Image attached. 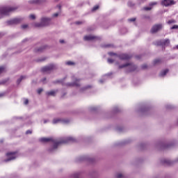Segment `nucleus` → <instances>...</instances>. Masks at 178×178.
Instances as JSON below:
<instances>
[{
  "label": "nucleus",
  "mask_w": 178,
  "mask_h": 178,
  "mask_svg": "<svg viewBox=\"0 0 178 178\" xmlns=\"http://www.w3.org/2000/svg\"><path fill=\"white\" fill-rule=\"evenodd\" d=\"M40 141V143H51V145L48 149V152H49V154H55V152L58 151V147H59L60 144H66V143H75L76 138H74L73 136H67L61 140H58L52 138H41Z\"/></svg>",
  "instance_id": "obj_1"
},
{
  "label": "nucleus",
  "mask_w": 178,
  "mask_h": 178,
  "mask_svg": "<svg viewBox=\"0 0 178 178\" xmlns=\"http://www.w3.org/2000/svg\"><path fill=\"white\" fill-rule=\"evenodd\" d=\"M19 7L17 6H6L0 8V19H3L5 16H8L10 12H15Z\"/></svg>",
  "instance_id": "obj_2"
},
{
  "label": "nucleus",
  "mask_w": 178,
  "mask_h": 178,
  "mask_svg": "<svg viewBox=\"0 0 178 178\" xmlns=\"http://www.w3.org/2000/svg\"><path fill=\"white\" fill-rule=\"evenodd\" d=\"M108 55L110 56H115V58H119L121 60H129L131 58V55L127 54H117L116 53L109 52Z\"/></svg>",
  "instance_id": "obj_3"
},
{
  "label": "nucleus",
  "mask_w": 178,
  "mask_h": 178,
  "mask_svg": "<svg viewBox=\"0 0 178 178\" xmlns=\"http://www.w3.org/2000/svg\"><path fill=\"white\" fill-rule=\"evenodd\" d=\"M51 23V18L49 17H42L40 23H35V27H45V26H49Z\"/></svg>",
  "instance_id": "obj_4"
},
{
  "label": "nucleus",
  "mask_w": 178,
  "mask_h": 178,
  "mask_svg": "<svg viewBox=\"0 0 178 178\" xmlns=\"http://www.w3.org/2000/svg\"><path fill=\"white\" fill-rule=\"evenodd\" d=\"M123 67H125L127 72H134L137 69V65L133 64V63H127L119 66V69H123Z\"/></svg>",
  "instance_id": "obj_5"
},
{
  "label": "nucleus",
  "mask_w": 178,
  "mask_h": 178,
  "mask_svg": "<svg viewBox=\"0 0 178 178\" xmlns=\"http://www.w3.org/2000/svg\"><path fill=\"white\" fill-rule=\"evenodd\" d=\"M72 83H67L65 84L67 87H80V86H81V83H80L81 79H77L75 76H72Z\"/></svg>",
  "instance_id": "obj_6"
},
{
  "label": "nucleus",
  "mask_w": 178,
  "mask_h": 178,
  "mask_svg": "<svg viewBox=\"0 0 178 178\" xmlns=\"http://www.w3.org/2000/svg\"><path fill=\"white\" fill-rule=\"evenodd\" d=\"M24 19V18L22 17H17L15 18H13L8 21H7V24H8L9 26H15V24H19V23H22V22H23V20Z\"/></svg>",
  "instance_id": "obj_7"
},
{
  "label": "nucleus",
  "mask_w": 178,
  "mask_h": 178,
  "mask_svg": "<svg viewBox=\"0 0 178 178\" xmlns=\"http://www.w3.org/2000/svg\"><path fill=\"white\" fill-rule=\"evenodd\" d=\"M7 159L4 160V162H10V161H15L16 158L19 156L17 152H8L6 154Z\"/></svg>",
  "instance_id": "obj_8"
},
{
  "label": "nucleus",
  "mask_w": 178,
  "mask_h": 178,
  "mask_svg": "<svg viewBox=\"0 0 178 178\" xmlns=\"http://www.w3.org/2000/svg\"><path fill=\"white\" fill-rule=\"evenodd\" d=\"M70 122V119L67 118H55L53 120L54 124H58V123H63V124H66Z\"/></svg>",
  "instance_id": "obj_9"
},
{
  "label": "nucleus",
  "mask_w": 178,
  "mask_h": 178,
  "mask_svg": "<svg viewBox=\"0 0 178 178\" xmlns=\"http://www.w3.org/2000/svg\"><path fill=\"white\" fill-rule=\"evenodd\" d=\"M163 27V24H155L152 26L151 29V33H152V34H155V33H158V31H159L160 30H162Z\"/></svg>",
  "instance_id": "obj_10"
},
{
  "label": "nucleus",
  "mask_w": 178,
  "mask_h": 178,
  "mask_svg": "<svg viewBox=\"0 0 178 178\" xmlns=\"http://www.w3.org/2000/svg\"><path fill=\"white\" fill-rule=\"evenodd\" d=\"M78 159L79 162H81V161H87V162H89V163H92L95 161L94 158L87 156H82L79 157Z\"/></svg>",
  "instance_id": "obj_11"
},
{
  "label": "nucleus",
  "mask_w": 178,
  "mask_h": 178,
  "mask_svg": "<svg viewBox=\"0 0 178 178\" xmlns=\"http://www.w3.org/2000/svg\"><path fill=\"white\" fill-rule=\"evenodd\" d=\"M54 68H55V65L54 64H50L49 65H47L42 67V72H43L44 73H49V72H51V70H54Z\"/></svg>",
  "instance_id": "obj_12"
},
{
  "label": "nucleus",
  "mask_w": 178,
  "mask_h": 178,
  "mask_svg": "<svg viewBox=\"0 0 178 178\" xmlns=\"http://www.w3.org/2000/svg\"><path fill=\"white\" fill-rule=\"evenodd\" d=\"M176 162L175 161H171L168 159H163L161 160V163L163 165H165L166 166H170V165H173Z\"/></svg>",
  "instance_id": "obj_13"
},
{
  "label": "nucleus",
  "mask_w": 178,
  "mask_h": 178,
  "mask_svg": "<svg viewBox=\"0 0 178 178\" xmlns=\"http://www.w3.org/2000/svg\"><path fill=\"white\" fill-rule=\"evenodd\" d=\"M163 6H170V5H175V1L173 0H163L161 1Z\"/></svg>",
  "instance_id": "obj_14"
},
{
  "label": "nucleus",
  "mask_w": 178,
  "mask_h": 178,
  "mask_svg": "<svg viewBox=\"0 0 178 178\" xmlns=\"http://www.w3.org/2000/svg\"><path fill=\"white\" fill-rule=\"evenodd\" d=\"M169 44H170V40H169V39L159 40L157 42V45H163L164 47H168Z\"/></svg>",
  "instance_id": "obj_15"
},
{
  "label": "nucleus",
  "mask_w": 178,
  "mask_h": 178,
  "mask_svg": "<svg viewBox=\"0 0 178 178\" xmlns=\"http://www.w3.org/2000/svg\"><path fill=\"white\" fill-rule=\"evenodd\" d=\"M83 40L84 41H94V40H97V37L92 35H88L84 36Z\"/></svg>",
  "instance_id": "obj_16"
},
{
  "label": "nucleus",
  "mask_w": 178,
  "mask_h": 178,
  "mask_svg": "<svg viewBox=\"0 0 178 178\" xmlns=\"http://www.w3.org/2000/svg\"><path fill=\"white\" fill-rule=\"evenodd\" d=\"M168 73H169V70L165 69L160 72L159 76L160 77H165V75L168 74Z\"/></svg>",
  "instance_id": "obj_17"
},
{
  "label": "nucleus",
  "mask_w": 178,
  "mask_h": 178,
  "mask_svg": "<svg viewBox=\"0 0 178 178\" xmlns=\"http://www.w3.org/2000/svg\"><path fill=\"white\" fill-rule=\"evenodd\" d=\"M109 77V74L104 75L102 79L99 80V83L100 84H103V83H105V81Z\"/></svg>",
  "instance_id": "obj_18"
},
{
  "label": "nucleus",
  "mask_w": 178,
  "mask_h": 178,
  "mask_svg": "<svg viewBox=\"0 0 178 178\" xmlns=\"http://www.w3.org/2000/svg\"><path fill=\"white\" fill-rule=\"evenodd\" d=\"M56 92H58V90H51V91L47 92V95H49L51 97H55V95H56Z\"/></svg>",
  "instance_id": "obj_19"
},
{
  "label": "nucleus",
  "mask_w": 178,
  "mask_h": 178,
  "mask_svg": "<svg viewBox=\"0 0 178 178\" xmlns=\"http://www.w3.org/2000/svg\"><path fill=\"white\" fill-rule=\"evenodd\" d=\"M91 88V86H83V87H82V88H81L79 89V92H86V91H87L88 89V88Z\"/></svg>",
  "instance_id": "obj_20"
},
{
  "label": "nucleus",
  "mask_w": 178,
  "mask_h": 178,
  "mask_svg": "<svg viewBox=\"0 0 178 178\" xmlns=\"http://www.w3.org/2000/svg\"><path fill=\"white\" fill-rule=\"evenodd\" d=\"M148 111H149V107L143 106V107L140 110V112H141L142 113H147V112H148Z\"/></svg>",
  "instance_id": "obj_21"
},
{
  "label": "nucleus",
  "mask_w": 178,
  "mask_h": 178,
  "mask_svg": "<svg viewBox=\"0 0 178 178\" xmlns=\"http://www.w3.org/2000/svg\"><path fill=\"white\" fill-rule=\"evenodd\" d=\"M45 47H40L35 49V52H42Z\"/></svg>",
  "instance_id": "obj_22"
},
{
  "label": "nucleus",
  "mask_w": 178,
  "mask_h": 178,
  "mask_svg": "<svg viewBox=\"0 0 178 178\" xmlns=\"http://www.w3.org/2000/svg\"><path fill=\"white\" fill-rule=\"evenodd\" d=\"M24 79H26V76H21L17 80V84H20V83H22V81Z\"/></svg>",
  "instance_id": "obj_23"
},
{
  "label": "nucleus",
  "mask_w": 178,
  "mask_h": 178,
  "mask_svg": "<svg viewBox=\"0 0 178 178\" xmlns=\"http://www.w3.org/2000/svg\"><path fill=\"white\" fill-rule=\"evenodd\" d=\"M115 178H124V175L120 172L115 175Z\"/></svg>",
  "instance_id": "obj_24"
},
{
  "label": "nucleus",
  "mask_w": 178,
  "mask_h": 178,
  "mask_svg": "<svg viewBox=\"0 0 178 178\" xmlns=\"http://www.w3.org/2000/svg\"><path fill=\"white\" fill-rule=\"evenodd\" d=\"M176 23V20L175 19H170L167 22V24H175Z\"/></svg>",
  "instance_id": "obj_25"
},
{
  "label": "nucleus",
  "mask_w": 178,
  "mask_h": 178,
  "mask_svg": "<svg viewBox=\"0 0 178 178\" xmlns=\"http://www.w3.org/2000/svg\"><path fill=\"white\" fill-rule=\"evenodd\" d=\"M39 1L38 0H30L29 1V3H31V4H35V3H38Z\"/></svg>",
  "instance_id": "obj_26"
},
{
  "label": "nucleus",
  "mask_w": 178,
  "mask_h": 178,
  "mask_svg": "<svg viewBox=\"0 0 178 178\" xmlns=\"http://www.w3.org/2000/svg\"><path fill=\"white\" fill-rule=\"evenodd\" d=\"M155 5H158V2L154 1V2L149 3V6L152 8V6H155Z\"/></svg>",
  "instance_id": "obj_27"
},
{
  "label": "nucleus",
  "mask_w": 178,
  "mask_h": 178,
  "mask_svg": "<svg viewBox=\"0 0 178 178\" xmlns=\"http://www.w3.org/2000/svg\"><path fill=\"white\" fill-rule=\"evenodd\" d=\"M66 65H67L68 66H73V65H74V62L72 61H67L65 63Z\"/></svg>",
  "instance_id": "obj_28"
},
{
  "label": "nucleus",
  "mask_w": 178,
  "mask_h": 178,
  "mask_svg": "<svg viewBox=\"0 0 178 178\" xmlns=\"http://www.w3.org/2000/svg\"><path fill=\"white\" fill-rule=\"evenodd\" d=\"M161 63V60L159 58L154 60L153 62L154 65H158V63Z\"/></svg>",
  "instance_id": "obj_29"
},
{
  "label": "nucleus",
  "mask_w": 178,
  "mask_h": 178,
  "mask_svg": "<svg viewBox=\"0 0 178 178\" xmlns=\"http://www.w3.org/2000/svg\"><path fill=\"white\" fill-rule=\"evenodd\" d=\"M80 175V174L79 172H75L72 175V177L73 178H79V176Z\"/></svg>",
  "instance_id": "obj_30"
},
{
  "label": "nucleus",
  "mask_w": 178,
  "mask_h": 178,
  "mask_svg": "<svg viewBox=\"0 0 178 178\" xmlns=\"http://www.w3.org/2000/svg\"><path fill=\"white\" fill-rule=\"evenodd\" d=\"M113 112H114V113L119 112V107H118V106L114 107L113 109Z\"/></svg>",
  "instance_id": "obj_31"
},
{
  "label": "nucleus",
  "mask_w": 178,
  "mask_h": 178,
  "mask_svg": "<svg viewBox=\"0 0 178 178\" xmlns=\"http://www.w3.org/2000/svg\"><path fill=\"white\" fill-rule=\"evenodd\" d=\"M3 72H5V66H1L0 67V74L1 73H3Z\"/></svg>",
  "instance_id": "obj_32"
},
{
  "label": "nucleus",
  "mask_w": 178,
  "mask_h": 178,
  "mask_svg": "<svg viewBox=\"0 0 178 178\" xmlns=\"http://www.w3.org/2000/svg\"><path fill=\"white\" fill-rule=\"evenodd\" d=\"M99 6H95L92 8V12H95V10H97L99 9Z\"/></svg>",
  "instance_id": "obj_33"
},
{
  "label": "nucleus",
  "mask_w": 178,
  "mask_h": 178,
  "mask_svg": "<svg viewBox=\"0 0 178 178\" xmlns=\"http://www.w3.org/2000/svg\"><path fill=\"white\" fill-rule=\"evenodd\" d=\"M107 62L108 63H113V62H115V59L108 58Z\"/></svg>",
  "instance_id": "obj_34"
},
{
  "label": "nucleus",
  "mask_w": 178,
  "mask_h": 178,
  "mask_svg": "<svg viewBox=\"0 0 178 178\" xmlns=\"http://www.w3.org/2000/svg\"><path fill=\"white\" fill-rule=\"evenodd\" d=\"M54 83H61L63 86H64L63 79L56 80V81H54Z\"/></svg>",
  "instance_id": "obj_35"
},
{
  "label": "nucleus",
  "mask_w": 178,
  "mask_h": 178,
  "mask_svg": "<svg viewBox=\"0 0 178 178\" xmlns=\"http://www.w3.org/2000/svg\"><path fill=\"white\" fill-rule=\"evenodd\" d=\"M144 9L145 10H151V9H152V7L149 6L148 7H145Z\"/></svg>",
  "instance_id": "obj_36"
},
{
  "label": "nucleus",
  "mask_w": 178,
  "mask_h": 178,
  "mask_svg": "<svg viewBox=\"0 0 178 178\" xmlns=\"http://www.w3.org/2000/svg\"><path fill=\"white\" fill-rule=\"evenodd\" d=\"M102 47L103 48H110V47H112V44H108L103 45Z\"/></svg>",
  "instance_id": "obj_37"
},
{
  "label": "nucleus",
  "mask_w": 178,
  "mask_h": 178,
  "mask_svg": "<svg viewBox=\"0 0 178 178\" xmlns=\"http://www.w3.org/2000/svg\"><path fill=\"white\" fill-rule=\"evenodd\" d=\"M166 109H172V106L170 104H167L165 106Z\"/></svg>",
  "instance_id": "obj_38"
},
{
  "label": "nucleus",
  "mask_w": 178,
  "mask_h": 178,
  "mask_svg": "<svg viewBox=\"0 0 178 178\" xmlns=\"http://www.w3.org/2000/svg\"><path fill=\"white\" fill-rule=\"evenodd\" d=\"M171 30H175V29H178V25H174L173 26H172Z\"/></svg>",
  "instance_id": "obj_39"
},
{
  "label": "nucleus",
  "mask_w": 178,
  "mask_h": 178,
  "mask_svg": "<svg viewBox=\"0 0 178 178\" xmlns=\"http://www.w3.org/2000/svg\"><path fill=\"white\" fill-rule=\"evenodd\" d=\"M27 27H29V25H27V24L22 25V29H23L24 30L27 29Z\"/></svg>",
  "instance_id": "obj_40"
},
{
  "label": "nucleus",
  "mask_w": 178,
  "mask_h": 178,
  "mask_svg": "<svg viewBox=\"0 0 178 178\" xmlns=\"http://www.w3.org/2000/svg\"><path fill=\"white\" fill-rule=\"evenodd\" d=\"M29 17H30V19H31L32 20L35 19V16L34 15H31L29 16Z\"/></svg>",
  "instance_id": "obj_41"
},
{
  "label": "nucleus",
  "mask_w": 178,
  "mask_h": 178,
  "mask_svg": "<svg viewBox=\"0 0 178 178\" xmlns=\"http://www.w3.org/2000/svg\"><path fill=\"white\" fill-rule=\"evenodd\" d=\"M142 69H147V67H148V65H147V64H144L141 66Z\"/></svg>",
  "instance_id": "obj_42"
},
{
  "label": "nucleus",
  "mask_w": 178,
  "mask_h": 178,
  "mask_svg": "<svg viewBox=\"0 0 178 178\" xmlns=\"http://www.w3.org/2000/svg\"><path fill=\"white\" fill-rule=\"evenodd\" d=\"M42 91H43V89H42V88H39V89H38V94L42 93Z\"/></svg>",
  "instance_id": "obj_43"
},
{
  "label": "nucleus",
  "mask_w": 178,
  "mask_h": 178,
  "mask_svg": "<svg viewBox=\"0 0 178 178\" xmlns=\"http://www.w3.org/2000/svg\"><path fill=\"white\" fill-rule=\"evenodd\" d=\"M24 105H28L29 104V99H26L24 102Z\"/></svg>",
  "instance_id": "obj_44"
},
{
  "label": "nucleus",
  "mask_w": 178,
  "mask_h": 178,
  "mask_svg": "<svg viewBox=\"0 0 178 178\" xmlns=\"http://www.w3.org/2000/svg\"><path fill=\"white\" fill-rule=\"evenodd\" d=\"M58 16H59V13H56L53 15V17H58Z\"/></svg>",
  "instance_id": "obj_45"
},
{
  "label": "nucleus",
  "mask_w": 178,
  "mask_h": 178,
  "mask_svg": "<svg viewBox=\"0 0 178 178\" xmlns=\"http://www.w3.org/2000/svg\"><path fill=\"white\" fill-rule=\"evenodd\" d=\"M90 111H97V107L95 106L90 107Z\"/></svg>",
  "instance_id": "obj_46"
},
{
  "label": "nucleus",
  "mask_w": 178,
  "mask_h": 178,
  "mask_svg": "<svg viewBox=\"0 0 178 178\" xmlns=\"http://www.w3.org/2000/svg\"><path fill=\"white\" fill-rule=\"evenodd\" d=\"M129 22H136V18H131L129 19Z\"/></svg>",
  "instance_id": "obj_47"
},
{
  "label": "nucleus",
  "mask_w": 178,
  "mask_h": 178,
  "mask_svg": "<svg viewBox=\"0 0 178 178\" xmlns=\"http://www.w3.org/2000/svg\"><path fill=\"white\" fill-rule=\"evenodd\" d=\"M26 134H31V130L26 131Z\"/></svg>",
  "instance_id": "obj_48"
},
{
  "label": "nucleus",
  "mask_w": 178,
  "mask_h": 178,
  "mask_svg": "<svg viewBox=\"0 0 178 178\" xmlns=\"http://www.w3.org/2000/svg\"><path fill=\"white\" fill-rule=\"evenodd\" d=\"M128 6H133V3L131 1L128 2Z\"/></svg>",
  "instance_id": "obj_49"
},
{
  "label": "nucleus",
  "mask_w": 178,
  "mask_h": 178,
  "mask_svg": "<svg viewBox=\"0 0 178 178\" xmlns=\"http://www.w3.org/2000/svg\"><path fill=\"white\" fill-rule=\"evenodd\" d=\"M5 83H6L5 81H0V84H5Z\"/></svg>",
  "instance_id": "obj_50"
},
{
  "label": "nucleus",
  "mask_w": 178,
  "mask_h": 178,
  "mask_svg": "<svg viewBox=\"0 0 178 178\" xmlns=\"http://www.w3.org/2000/svg\"><path fill=\"white\" fill-rule=\"evenodd\" d=\"M63 42H65V40H60V44H63Z\"/></svg>",
  "instance_id": "obj_51"
},
{
  "label": "nucleus",
  "mask_w": 178,
  "mask_h": 178,
  "mask_svg": "<svg viewBox=\"0 0 178 178\" xmlns=\"http://www.w3.org/2000/svg\"><path fill=\"white\" fill-rule=\"evenodd\" d=\"M45 80H47V78H44L43 79H42V83H45Z\"/></svg>",
  "instance_id": "obj_52"
},
{
  "label": "nucleus",
  "mask_w": 178,
  "mask_h": 178,
  "mask_svg": "<svg viewBox=\"0 0 178 178\" xmlns=\"http://www.w3.org/2000/svg\"><path fill=\"white\" fill-rule=\"evenodd\" d=\"M76 24H81V22H76Z\"/></svg>",
  "instance_id": "obj_53"
},
{
  "label": "nucleus",
  "mask_w": 178,
  "mask_h": 178,
  "mask_svg": "<svg viewBox=\"0 0 178 178\" xmlns=\"http://www.w3.org/2000/svg\"><path fill=\"white\" fill-rule=\"evenodd\" d=\"M26 41H27V39H24L22 42H26Z\"/></svg>",
  "instance_id": "obj_54"
},
{
  "label": "nucleus",
  "mask_w": 178,
  "mask_h": 178,
  "mask_svg": "<svg viewBox=\"0 0 178 178\" xmlns=\"http://www.w3.org/2000/svg\"><path fill=\"white\" fill-rule=\"evenodd\" d=\"M0 97H3V93H0Z\"/></svg>",
  "instance_id": "obj_55"
},
{
  "label": "nucleus",
  "mask_w": 178,
  "mask_h": 178,
  "mask_svg": "<svg viewBox=\"0 0 178 178\" xmlns=\"http://www.w3.org/2000/svg\"><path fill=\"white\" fill-rule=\"evenodd\" d=\"M0 143H3V140H0Z\"/></svg>",
  "instance_id": "obj_56"
},
{
  "label": "nucleus",
  "mask_w": 178,
  "mask_h": 178,
  "mask_svg": "<svg viewBox=\"0 0 178 178\" xmlns=\"http://www.w3.org/2000/svg\"><path fill=\"white\" fill-rule=\"evenodd\" d=\"M169 147H170L169 145H167L165 146V148H169Z\"/></svg>",
  "instance_id": "obj_57"
},
{
  "label": "nucleus",
  "mask_w": 178,
  "mask_h": 178,
  "mask_svg": "<svg viewBox=\"0 0 178 178\" xmlns=\"http://www.w3.org/2000/svg\"><path fill=\"white\" fill-rule=\"evenodd\" d=\"M58 8L60 9V6H58Z\"/></svg>",
  "instance_id": "obj_58"
},
{
  "label": "nucleus",
  "mask_w": 178,
  "mask_h": 178,
  "mask_svg": "<svg viewBox=\"0 0 178 178\" xmlns=\"http://www.w3.org/2000/svg\"><path fill=\"white\" fill-rule=\"evenodd\" d=\"M176 47H177V49H178V45H177Z\"/></svg>",
  "instance_id": "obj_59"
}]
</instances>
